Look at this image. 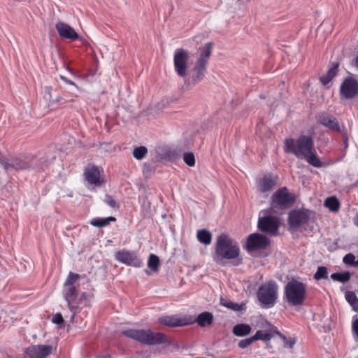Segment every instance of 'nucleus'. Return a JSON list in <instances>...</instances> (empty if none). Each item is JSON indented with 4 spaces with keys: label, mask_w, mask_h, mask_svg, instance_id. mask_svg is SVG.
I'll return each instance as SVG.
<instances>
[{
    "label": "nucleus",
    "mask_w": 358,
    "mask_h": 358,
    "mask_svg": "<svg viewBox=\"0 0 358 358\" xmlns=\"http://www.w3.org/2000/svg\"><path fill=\"white\" fill-rule=\"evenodd\" d=\"M285 152L292 153L299 159H304L316 168L322 166L314 149V141L310 136L301 135L298 138H286L284 143Z\"/></svg>",
    "instance_id": "f257e3e1"
},
{
    "label": "nucleus",
    "mask_w": 358,
    "mask_h": 358,
    "mask_svg": "<svg viewBox=\"0 0 358 358\" xmlns=\"http://www.w3.org/2000/svg\"><path fill=\"white\" fill-rule=\"evenodd\" d=\"M122 334L141 344L149 346L171 344V340L166 334L155 332L150 329H128L123 330Z\"/></svg>",
    "instance_id": "f03ea898"
},
{
    "label": "nucleus",
    "mask_w": 358,
    "mask_h": 358,
    "mask_svg": "<svg viewBox=\"0 0 358 358\" xmlns=\"http://www.w3.org/2000/svg\"><path fill=\"white\" fill-rule=\"evenodd\" d=\"M240 254V248L237 242L224 234H220L216 240L214 261L224 264L226 259H235Z\"/></svg>",
    "instance_id": "7ed1b4c3"
},
{
    "label": "nucleus",
    "mask_w": 358,
    "mask_h": 358,
    "mask_svg": "<svg viewBox=\"0 0 358 358\" xmlns=\"http://www.w3.org/2000/svg\"><path fill=\"white\" fill-rule=\"evenodd\" d=\"M213 47V43L212 42H209L206 43L203 47L199 48V57L193 68V73L189 81V85L191 83L192 85H195L203 79L207 71V65L209 57L212 53Z\"/></svg>",
    "instance_id": "20e7f679"
},
{
    "label": "nucleus",
    "mask_w": 358,
    "mask_h": 358,
    "mask_svg": "<svg viewBox=\"0 0 358 358\" xmlns=\"http://www.w3.org/2000/svg\"><path fill=\"white\" fill-rule=\"evenodd\" d=\"M306 287L304 283L296 280L289 281L285 287V297L289 305L301 306L306 299Z\"/></svg>",
    "instance_id": "39448f33"
},
{
    "label": "nucleus",
    "mask_w": 358,
    "mask_h": 358,
    "mask_svg": "<svg viewBox=\"0 0 358 358\" xmlns=\"http://www.w3.org/2000/svg\"><path fill=\"white\" fill-rule=\"evenodd\" d=\"M295 202L293 194L289 192L287 187L278 189L271 196V208L274 213H279L290 208Z\"/></svg>",
    "instance_id": "423d86ee"
},
{
    "label": "nucleus",
    "mask_w": 358,
    "mask_h": 358,
    "mask_svg": "<svg viewBox=\"0 0 358 358\" xmlns=\"http://www.w3.org/2000/svg\"><path fill=\"white\" fill-rule=\"evenodd\" d=\"M278 289L277 284L273 281L263 284L259 287L257 296L262 307L268 308L275 305L278 298Z\"/></svg>",
    "instance_id": "0eeeda50"
},
{
    "label": "nucleus",
    "mask_w": 358,
    "mask_h": 358,
    "mask_svg": "<svg viewBox=\"0 0 358 358\" xmlns=\"http://www.w3.org/2000/svg\"><path fill=\"white\" fill-rule=\"evenodd\" d=\"M37 162L38 160L35 157L28 155L13 158L10 162L1 159L0 164L8 171L11 169L15 170H29L37 168Z\"/></svg>",
    "instance_id": "6e6552de"
},
{
    "label": "nucleus",
    "mask_w": 358,
    "mask_h": 358,
    "mask_svg": "<svg viewBox=\"0 0 358 358\" xmlns=\"http://www.w3.org/2000/svg\"><path fill=\"white\" fill-rule=\"evenodd\" d=\"M317 121L320 124L328 128L331 131L340 132L344 140L345 145L347 146V132L345 130L344 125L341 124L337 118L330 114L323 113L317 115Z\"/></svg>",
    "instance_id": "1a4fd4ad"
},
{
    "label": "nucleus",
    "mask_w": 358,
    "mask_h": 358,
    "mask_svg": "<svg viewBox=\"0 0 358 358\" xmlns=\"http://www.w3.org/2000/svg\"><path fill=\"white\" fill-rule=\"evenodd\" d=\"M189 59V53L183 49H176L174 54V68L177 73L185 78L187 76V63Z\"/></svg>",
    "instance_id": "9d476101"
},
{
    "label": "nucleus",
    "mask_w": 358,
    "mask_h": 358,
    "mask_svg": "<svg viewBox=\"0 0 358 358\" xmlns=\"http://www.w3.org/2000/svg\"><path fill=\"white\" fill-rule=\"evenodd\" d=\"M358 94V81L352 78H346L340 87V95L341 99H353Z\"/></svg>",
    "instance_id": "9b49d317"
},
{
    "label": "nucleus",
    "mask_w": 358,
    "mask_h": 358,
    "mask_svg": "<svg viewBox=\"0 0 358 358\" xmlns=\"http://www.w3.org/2000/svg\"><path fill=\"white\" fill-rule=\"evenodd\" d=\"M158 323L167 327H178L191 324L192 320L178 315H164L158 318Z\"/></svg>",
    "instance_id": "f8f14e48"
},
{
    "label": "nucleus",
    "mask_w": 358,
    "mask_h": 358,
    "mask_svg": "<svg viewBox=\"0 0 358 358\" xmlns=\"http://www.w3.org/2000/svg\"><path fill=\"white\" fill-rule=\"evenodd\" d=\"M279 220L275 216H265L259 218L258 227L265 233L275 234L279 227Z\"/></svg>",
    "instance_id": "ddd939ff"
},
{
    "label": "nucleus",
    "mask_w": 358,
    "mask_h": 358,
    "mask_svg": "<svg viewBox=\"0 0 358 358\" xmlns=\"http://www.w3.org/2000/svg\"><path fill=\"white\" fill-rule=\"evenodd\" d=\"M115 259L122 264L134 267H141L143 264L134 252L127 250L117 251L115 253Z\"/></svg>",
    "instance_id": "4468645a"
},
{
    "label": "nucleus",
    "mask_w": 358,
    "mask_h": 358,
    "mask_svg": "<svg viewBox=\"0 0 358 358\" xmlns=\"http://www.w3.org/2000/svg\"><path fill=\"white\" fill-rule=\"evenodd\" d=\"M53 350L52 345H33L27 348L24 352L29 358H45Z\"/></svg>",
    "instance_id": "2eb2a0df"
},
{
    "label": "nucleus",
    "mask_w": 358,
    "mask_h": 358,
    "mask_svg": "<svg viewBox=\"0 0 358 358\" xmlns=\"http://www.w3.org/2000/svg\"><path fill=\"white\" fill-rule=\"evenodd\" d=\"M269 244V240L264 235L255 233L250 234L247 240L246 247L248 251L264 249Z\"/></svg>",
    "instance_id": "dca6fc26"
},
{
    "label": "nucleus",
    "mask_w": 358,
    "mask_h": 358,
    "mask_svg": "<svg viewBox=\"0 0 358 358\" xmlns=\"http://www.w3.org/2000/svg\"><path fill=\"white\" fill-rule=\"evenodd\" d=\"M63 292L65 300L68 303V307L74 315L76 310L79 306L77 288L75 286H64Z\"/></svg>",
    "instance_id": "f3484780"
},
{
    "label": "nucleus",
    "mask_w": 358,
    "mask_h": 358,
    "mask_svg": "<svg viewBox=\"0 0 358 358\" xmlns=\"http://www.w3.org/2000/svg\"><path fill=\"white\" fill-rule=\"evenodd\" d=\"M55 28L59 37L63 39L76 41L79 38V35L75 29L65 22H57Z\"/></svg>",
    "instance_id": "a211bd4d"
},
{
    "label": "nucleus",
    "mask_w": 358,
    "mask_h": 358,
    "mask_svg": "<svg viewBox=\"0 0 358 358\" xmlns=\"http://www.w3.org/2000/svg\"><path fill=\"white\" fill-rule=\"evenodd\" d=\"M309 216L306 210H292L288 217V222L292 227H298L308 221Z\"/></svg>",
    "instance_id": "6ab92c4d"
},
{
    "label": "nucleus",
    "mask_w": 358,
    "mask_h": 358,
    "mask_svg": "<svg viewBox=\"0 0 358 358\" xmlns=\"http://www.w3.org/2000/svg\"><path fill=\"white\" fill-rule=\"evenodd\" d=\"M84 176L90 185L99 186L101 184V169L98 166L94 165L87 166L84 171Z\"/></svg>",
    "instance_id": "aec40b11"
},
{
    "label": "nucleus",
    "mask_w": 358,
    "mask_h": 358,
    "mask_svg": "<svg viewBox=\"0 0 358 358\" xmlns=\"http://www.w3.org/2000/svg\"><path fill=\"white\" fill-rule=\"evenodd\" d=\"M275 185L276 182L271 175H266L258 180L257 189L260 192L264 193L272 190Z\"/></svg>",
    "instance_id": "412c9836"
},
{
    "label": "nucleus",
    "mask_w": 358,
    "mask_h": 358,
    "mask_svg": "<svg viewBox=\"0 0 358 358\" xmlns=\"http://www.w3.org/2000/svg\"><path fill=\"white\" fill-rule=\"evenodd\" d=\"M251 327L248 324H238L233 327L232 332L237 336H245L248 335L251 331Z\"/></svg>",
    "instance_id": "4be33fe9"
},
{
    "label": "nucleus",
    "mask_w": 358,
    "mask_h": 358,
    "mask_svg": "<svg viewBox=\"0 0 358 358\" xmlns=\"http://www.w3.org/2000/svg\"><path fill=\"white\" fill-rule=\"evenodd\" d=\"M196 321L200 327H204L212 324L213 316L209 312H203L197 316Z\"/></svg>",
    "instance_id": "5701e85b"
},
{
    "label": "nucleus",
    "mask_w": 358,
    "mask_h": 358,
    "mask_svg": "<svg viewBox=\"0 0 358 358\" xmlns=\"http://www.w3.org/2000/svg\"><path fill=\"white\" fill-rule=\"evenodd\" d=\"M196 238L201 243L208 245L211 243L212 234L206 229H200L197 231Z\"/></svg>",
    "instance_id": "b1692460"
},
{
    "label": "nucleus",
    "mask_w": 358,
    "mask_h": 358,
    "mask_svg": "<svg viewBox=\"0 0 358 358\" xmlns=\"http://www.w3.org/2000/svg\"><path fill=\"white\" fill-rule=\"evenodd\" d=\"M324 205L331 212H338L341 206L340 202L336 196L327 198Z\"/></svg>",
    "instance_id": "393cba45"
},
{
    "label": "nucleus",
    "mask_w": 358,
    "mask_h": 358,
    "mask_svg": "<svg viewBox=\"0 0 358 358\" xmlns=\"http://www.w3.org/2000/svg\"><path fill=\"white\" fill-rule=\"evenodd\" d=\"M338 64H334L333 66L329 69L327 73L320 78V81L324 85H327L336 76L338 72Z\"/></svg>",
    "instance_id": "a878e982"
},
{
    "label": "nucleus",
    "mask_w": 358,
    "mask_h": 358,
    "mask_svg": "<svg viewBox=\"0 0 358 358\" xmlns=\"http://www.w3.org/2000/svg\"><path fill=\"white\" fill-rule=\"evenodd\" d=\"M115 218L113 217H108L106 218L96 217L90 221V224L96 227H103L108 225L111 221H115Z\"/></svg>",
    "instance_id": "bb28decb"
},
{
    "label": "nucleus",
    "mask_w": 358,
    "mask_h": 358,
    "mask_svg": "<svg viewBox=\"0 0 358 358\" xmlns=\"http://www.w3.org/2000/svg\"><path fill=\"white\" fill-rule=\"evenodd\" d=\"M351 278L350 273L348 271H345L343 273H334L331 275V278L334 280L346 282L350 280Z\"/></svg>",
    "instance_id": "cd10ccee"
},
{
    "label": "nucleus",
    "mask_w": 358,
    "mask_h": 358,
    "mask_svg": "<svg viewBox=\"0 0 358 358\" xmlns=\"http://www.w3.org/2000/svg\"><path fill=\"white\" fill-rule=\"evenodd\" d=\"M159 265V257L154 255L150 254L148 261V266L152 271H157Z\"/></svg>",
    "instance_id": "c85d7f7f"
},
{
    "label": "nucleus",
    "mask_w": 358,
    "mask_h": 358,
    "mask_svg": "<svg viewBox=\"0 0 358 358\" xmlns=\"http://www.w3.org/2000/svg\"><path fill=\"white\" fill-rule=\"evenodd\" d=\"M280 338L283 341L284 348L292 349L296 343V339L292 337H286L285 335L279 333Z\"/></svg>",
    "instance_id": "c756f323"
},
{
    "label": "nucleus",
    "mask_w": 358,
    "mask_h": 358,
    "mask_svg": "<svg viewBox=\"0 0 358 358\" xmlns=\"http://www.w3.org/2000/svg\"><path fill=\"white\" fill-rule=\"evenodd\" d=\"M148 149L145 146H139L134 149L133 156L136 159H142L147 154Z\"/></svg>",
    "instance_id": "7c9ffc66"
},
{
    "label": "nucleus",
    "mask_w": 358,
    "mask_h": 358,
    "mask_svg": "<svg viewBox=\"0 0 358 358\" xmlns=\"http://www.w3.org/2000/svg\"><path fill=\"white\" fill-rule=\"evenodd\" d=\"M328 278L327 268L325 266H319L314 274V278L317 280L327 279Z\"/></svg>",
    "instance_id": "2f4dec72"
},
{
    "label": "nucleus",
    "mask_w": 358,
    "mask_h": 358,
    "mask_svg": "<svg viewBox=\"0 0 358 358\" xmlns=\"http://www.w3.org/2000/svg\"><path fill=\"white\" fill-rule=\"evenodd\" d=\"M220 304L233 310L238 311L242 310V305L231 301H227L222 298L220 299Z\"/></svg>",
    "instance_id": "473e14b6"
},
{
    "label": "nucleus",
    "mask_w": 358,
    "mask_h": 358,
    "mask_svg": "<svg viewBox=\"0 0 358 358\" xmlns=\"http://www.w3.org/2000/svg\"><path fill=\"white\" fill-rule=\"evenodd\" d=\"M253 338V341H257V340H262V341H268L271 339V335L270 334L267 332H264L262 331H257L256 334L252 336Z\"/></svg>",
    "instance_id": "72a5a7b5"
},
{
    "label": "nucleus",
    "mask_w": 358,
    "mask_h": 358,
    "mask_svg": "<svg viewBox=\"0 0 358 358\" xmlns=\"http://www.w3.org/2000/svg\"><path fill=\"white\" fill-rule=\"evenodd\" d=\"M80 278V275L76 273H73L72 272H70L64 286H74V282Z\"/></svg>",
    "instance_id": "f704fd0d"
},
{
    "label": "nucleus",
    "mask_w": 358,
    "mask_h": 358,
    "mask_svg": "<svg viewBox=\"0 0 358 358\" xmlns=\"http://www.w3.org/2000/svg\"><path fill=\"white\" fill-rule=\"evenodd\" d=\"M183 160L186 164L189 166H194L195 164V158L192 152H187L183 155Z\"/></svg>",
    "instance_id": "c9c22d12"
},
{
    "label": "nucleus",
    "mask_w": 358,
    "mask_h": 358,
    "mask_svg": "<svg viewBox=\"0 0 358 358\" xmlns=\"http://www.w3.org/2000/svg\"><path fill=\"white\" fill-rule=\"evenodd\" d=\"M345 296L346 301L350 304L352 308L356 303L355 301H358V298L357 297L356 294L353 292H347L345 293Z\"/></svg>",
    "instance_id": "e433bc0d"
},
{
    "label": "nucleus",
    "mask_w": 358,
    "mask_h": 358,
    "mask_svg": "<svg viewBox=\"0 0 358 358\" xmlns=\"http://www.w3.org/2000/svg\"><path fill=\"white\" fill-rule=\"evenodd\" d=\"M47 91L48 92V96H49V99H50V103L52 104V103H59L60 105H63L64 103H66L67 102V101L66 99H64L62 96L58 95L57 96L55 99H51V95H50V88L49 87H47Z\"/></svg>",
    "instance_id": "4c0bfd02"
},
{
    "label": "nucleus",
    "mask_w": 358,
    "mask_h": 358,
    "mask_svg": "<svg viewBox=\"0 0 358 358\" xmlns=\"http://www.w3.org/2000/svg\"><path fill=\"white\" fill-rule=\"evenodd\" d=\"M355 259L356 257L353 254L349 253L344 256L343 262L345 264L355 266Z\"/></svg>",
    "instance_id": "58836bf2"
},
{
    "label": "nucleus",
    "mask_w": 358,
    "mask_h": 358,
    "mask_svg": "<svg viewBox=\"0 0 358 358\" xmlns=\"http://www.w3.org/2000/svg\"><path fill=\"white\" fill-rule=\"evenodd\" d=\"M254 341L252 337L247 338L241 340L238 343V346L241 349H245L248 348L249 345H250Z\"/></svg>",
    "instance_id": "ea45409f"
},
{
    "label": "nucleus",
    "mask_w": 358,
    "mask_h": 358,
    "mask_svg": "<svg viewBox=\"0 0 358 358\" xmlns=\"http://www.w3.org/2000/svg\"><path fill=\"white\" fill-rule=\"evenodd\" d=\"M52 322L54 324L62 326L64 324V320L63 319L62 315L60 313H57L53 315L52 318Z\"/></svg>",
    "instance_id": "a19ab883"
},
{
    "label": "nucleus",
    "mask_w": 358,
    "mask_h": 358,
    "mask_svg": "<svg viewBox=\"0 0 358 358\" xmlns=\"http://www.w3.org/2000/svg\"><path fill=\"white\" fill-rule=\"evenodd\" d=\"M104 201L111 208H117L118 206L117 205L116 201L113 199V198L110 196H106V199H104Z\"/></svg>",
    "instance_id": "79ce46f5"
},
{
    "label": "nucleus",
    "mask_w": 358,
    "mask_h": 358,
    "mask_svg": "<svg viewBox=\"0 0 358 358\" xmlns=\"http://www.w3.org/2000/svg\"><path fill=\"white\" fill-rule=\"evenodd\" d=\"M352 329L353 334L355 336V338L356 341L358 339V318L353 320L352 325Z\"/></svg>",
    "instance_id": "37998d69"
},
{
    "label": "nucleus",
    "mask_w": 358,
    "mask_h": 358,
    "mask_svg": "<svg viewBox=\"0 0 358 358\" xmlns=\"http://www.w3.org/2000/svg\"><path fill=\"white\" fill-rule=\"evenodd\" d=\"M60 78H61V79H62L64 83H66V84L71 85H75V86H76L75 83H74L73 81H71V80H69V79H68L67 78H66L65 76H60Z\"/></svg>",
    "instance_id": "c03bdc74"
},
{
    "label": "nucleus",
    "mask_w": 358,
    "mask_h": 358,
    "mask_svg": "<svg viewBox=\"0 0 358 358\" xmlns=\"http://www.w3.org/2000/svg\"><path fill=\"white\" fill-rule=\"evenodd\" d=\"M83 299H86V294L85 292L82 293L79 299H78V301L80 302ZM80 303H79L80 304Z\"/></svg>",
    "instance_id": "a18cd8bd"
},
{
    "label": "nucleus",
    "mask_w": 358,
    "mask_h": 358,
    "mask_svg": "<svg viewBox=\"0 0 358 358\" xmlns=\"http://www.w3.org/2000/svg\"><path fill=\"white\" fill-rule=\"evenodd\" d=\"M355 306L352 307L353 310L358 313V300L355 301Z\"/></svg>",
    "instance_id": "49530a36"
},
{
    "label": "nucleus",
    "mask_w": 358,
    "mask_h": 358,
    "mask_svg": "<svg viewBox=\"0 0 358 358\" xmlns=\"http://www.w3.org/2000/svg\"><path fill=\"white\" fill-rule=\"evenodd\" d=\"M355 63H356L357 67L358 68V55H357V57H356Z\"/></svg>",
    "instance_id": "de8ad7c7"
},
{
    "label": "nucleus",
    "mask_w": 358,
    "mask_h": 358,
    "mask_svg": "<svg viewBox=\"0 0 358 358\" xmlns=\"http://www.w3.org/2000/svg\"><path fill=\"white\" fill-rule=\"evenodd\" d=\"M355 266H358V259L355 260Z\"/></svg>",
    "instance_id": "09e8293b"
}]
</instances>
